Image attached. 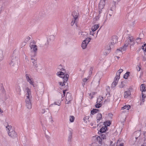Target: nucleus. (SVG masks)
<instances>
[{
	"label": "nucleus",
	"instance_id": "obj_1",
	"mask_svg": "<svg viewBox=\"0 0 146 146\" xmlns=\"http://www.w3.org/2000/svg\"><path fill=\"white\" fill-rule=\"evenodd\" d=\"M135 43L134 38L132 36H129L126 40L124 46L117 50L116 53L118 54L120 52V54H121L123 52L126 50L129 44L131 46H133L134 45Z\"/></svg>",
	"mask_w": 146,
	"mask_h": 146
},
{
	"label": "nucleus",
	"instance_id": "obj_2",
	"mask_svg": "<svg viewBox=\"0 0 146 146\" xmlns=\"http://www.w3.org/2000/svg\"><path fill=\"white\" fill-rule=\"evenodd\" d=\"M56 75L62 78L63 79V82H59V84L62 86L65 85V84L68 80L69 76V75L67 74H65L64 72H57Z\"/></svg>",
	"mask_w": 146,
	"mask_h": 146
},
{
	"label": "nucleus",
	"instance_id": "obj_3",
	"mask_svg": "<svg viewBox=\"0 0 146 146\" xmlns=\"http://www.w3.org/2000/svg\"><path fill=\"white\" fill-rule=\"evenodd\" d=\"M6 129L7 132H8L9 136L10 137L13 138H15L17 137V133L11 126L8 125L6 127Z\"/></svg>",
	"mask_w": 146,
	"mask_h": 146
},
{
	"label": "nucleus",
	"instance_id": "obj_4",
	"mask_svg": "<svg viewBox=\"0 0 146 146\" xmlns=\"http://www.w3.org/2000/svg\"><path fill=\"white\" fill-rule=\"evenodd\" d=\"M11 60L9 63L11 67H14L16 66L19 60V58L18 56L13 54L11 57Z\"/></svg>",
	"mask_w": 146,
	"mask_h": 146
},
{
	"label": "nucleus",
	"instance_id": "obj_5",
	"mask_svg": "<svg viewBox=\"0 0 146 146\" xmlns=\"http://www.w3.org/2000/svg\"><path fill=\"white\" fill-rule=\"evenodd\" d=\"M107 0H101L99 4L98 12L99 14L97 16H99V18L101 17V13L102 12V9L106 4V1Z\"/></svg>",
	"mask_w": 146,
	"mask_h": 146
},
{
	"label": "nucleus",
	"instance_id": "obj_6",
	"mask_svg": "<svg viewBox=\"0 0 146 146\" xmlns=\"http://www.w3.org/2000/svg\"><path fill=\"white\" fill-rule=\"evenodd\" d=\"M23 89L25 93L26 98H31V89L29 88L26 87H23Z\"/></svg>",
	"mask_w": 146,
	"mask_h": 146
},
{
	"label": "nucleus",
	"instance_id": "obj_7",
	"mask_svg": "<svg viewBox=\"0 0 146 146\" xmlns=\"http://www.w3.org/2000/svg\"><path fill=\"white\" fill-rule=\"evenodd\" d=\"M91 38H86L85 40H84L82 44L81 47L83 49H85L87 47V45L90 41Z\"/></svg>",
	"mask_w": 146,
	"mask_h": 146
},
{
	"label": "nucleus",
	"instance_id": "obj_8",
	"mask_svg": "<svg viewBox=\"0 0 146 146\" xmlns=\"http://www.w3.org/2000/svg\"><path fill=\"white\" fill-rule=\"evenodd\" d=\"M26 77L27 81L29 82L31 85L33 86V87H35V82L31 76L27 74L26 75Z\"/></svg>",
	"mask_w": 146,
	"mask_h": 146
},
{
	"label": "nucleus",
	"instance_id": "obj_9",
	"mask_svg": "<svg viewBox=\"0 0 146 146\" xmlns=\"http://www.w3.org/2000/svg\"><path fill=\"white\" fill-rule=\"evenodd\" d=\"M107 134L104 133L101 135L100 136H98L96 137L97 140L100 143H101V141L102 139H106L107 137Z\"/></svg>",
	"mask_w": 146,
	"mask_h": 146
},
{
	"label": "nucleus",
	"instance_id": "obj_10",
	"mask_svg": "<svg viewBox=\"0 0 146 146\" xmlns=\"http://www.w3.org/2000/svg\"><path fill=\"white\" fill-rule=\"evenodd\" d=\"M72 15L74 17L73 20L71 22V25H73L77 21V19L78 17V14L75 11L73 12Z\"/></svg>",
	"mask_w": 146,
	"mask_h": 146
},
{
	"label": "nucleus",
	"instance_id": "obj_11",
	"mask_svg": "<svg viewBox=\"0 0 146 146\" xmlns=\"http://www.w3.org/2000/svg\"><path fill=\"white\" fill-rule=\"evenodd\" d=\"M30 47L31 51L36 52L37 50V46L35 44L31 43L30 44Z\"/></svg>",
	"mask_w": 146,
	"mask_h": 146
},
{
	"label": "nucleus",
	"instance_id": "obj_12",
	"mask_svg": "<svg viewBox=\"0 0 146 146\" xmlns=\"http://www.w3.org/2000/svg\"><path fill=\"white\" fill-rule=\"evenodd\" d=\"M72 95L70 93L67 92L66 95V104H68L70 101L72 100Z\"/></svg>",
	"mask_w": 146,
	"mask_h": 146
},
{
	"label": "nucleus",
	"instance_id": "obj_13",
	"mask_svg": "<svg viewBox=\"0 0 146 146\" xmlns=\"http://www.w3.org/2000/svg\"><path fill=\"white\" fill-rule=\"evenodd\" d=\"M31 98H26V106L27 108L29 109L31 108L32 105L31 102Z\"/></svg>",
	"mask_w": 146,
	"mask_h": 146
},
{
	"label": "nucleus",
	"instance_id": "obj_14",
	"mask_svg": "<svg viewBox=\"0 0 146 146\" xmlns=\"http://www.w3.org/2000/svg\"><path fill=\"white\" fill-rule=\"evenodd\" d=\"M119 79V78H117L115 77L113 82H112L111 84V87L112 88H114L116 86L117 84Z\"/></svg>",
	"mask_w": 146,
	"mask_h": 146
},
{
	"label": "nucleus",
	"instance_id": "obj_15",
	"mask_svg": "<svg viewBox=\"0 0 146 146\" xmlns=\"http://www.w3.org/2000/svg\"><path fill=\"white\" fill-rule=\"evenodd\" d=\"M116 2L114 1H113L111 3L110 9V10L111 11H113L115 9L116 6H115Z\"/></svg>",
	"mask_w": 146,
	"mask_h": 146
},
{
	"label": "nucleus",
	"instance_id": "obj_16",
	"mask_svg": "<svg viewBox=\"0 0 146 146\" xmlns=\"http://www.w3.org/2000/svg\"><path fill=\"white\" fill-rule=\"evenodd\" d=\"M131 93L130 91H127L124 92V97L126 98H128L131 95Z\"/></svg>",
	"mask_w": 146,
	"mask_h": 146
},
{
	"label": "nucleus",
	"instance_id": "obj_17",
	"mask_svg": "<svg viewBox=\"0 0 146 146\" xmlns=\"http://www.w3.org/2000/svg\"><path fill=\"white\" fill-rule=\"evenodd\" d=\"M140 90L141 92L142 93H143V92L146 91L145 85L144 84H141L140 87Z\"/></svg>",
	"mask_w": 146,
	"mask_h": 146
},
{
	"label": "nucleus",
	"instance_id": "obj_18",
	"mask_svg": "<svg viewBox=\"0 0 146 146\" xmlns=\"http://www.w3.org/2000/svg\"><path fill=\"white\" fill-rule=\"evenodd\" d=\"M112 41L111 43L113 44H115L117 42V37L115 36H113L112 37Z\"/></svg>",
	"mask_w": 146,
	"mask_h": 146
},
{
	"label": "nucleus",
	"instance_id": "obj_19",
	"mask_svg": "<svg viewBox=\"0 0 146 146\" xmlns=\"http://www.w3.org/2000/svg\"><path fill=\"white\" fill-rule=\"evenodd\" d=\"M123 71V70L122 69H120L116 73V76L115 77L117 78H120V74Z\"/></svg>",
	"mask_w": 146,
	"mask_h": 146
},
{
	"label": "nucleus",
	"instance_id": "obj_20",
	"mask_svg": "<svg viewBox=\"0 0 146 146\" xmlns=\"http://www.w3.org/2000/svg\"><path fill=\"white\" fill-rule=\"evenodd\" d=\"M99 25H95L93 26L91 28L92 31L93 32L95 31L99 27Z\"/></svg>",
	"mask_w": 146,
	"mask_h": 146
},
{
	"label": "nucleus",
	"instance_id": "obj_21",
	"mask_svg": "<svg viewBox=\"0 0 146 146\" xmlns=\"http://www.w3.org/2000/svg\"><path fill=\"white\" fill-rule=\"evenodd\" d=\"M142 99L141 102L140 103V105H142L143 104V103L145 101V99L146 97V95L145 94H144L143 93H142Z\"/></svg>",
	"mask_w": 146,
	"mask_h": 146
},
{
	"label": "nucleus",
	"instance_id": "obj_22",
	"mask_svg": "<svg viewBox=\"0 0 146 146\" xmlns=\"http://www.w3.org/2000/svg\"><path fill=\"white\" fill-rule=\"evenodd\" d=\"M55 38V36L53 35H51L48 36L47 38V41H53Z\"/></svg>",
	"mask_w": 146,
	"mask_h": 146
},
{
	"label": "nucleus",
	"instance_id": "obj_23",
	"mask_svg": "<svg viewBox=\"0 0 146 146\" xmlns=\"http://www.w3.org/2000/svg\"><path fill=\"white\" fill-rule=\"evenodd\" d=\"M16 92L17 94L20 95L21 94V90L19 86H17L16 90Z\"/></svg>",
	"mask_w": 146,
	"mask_h": 146
},
{
	"label": "nucleus",
	"instance_id": "obj_24",
	"mask_svg": "<svg viewBox=\"0 0 146 146\" xmlns=\"http://www.w3.org/2000/svg\"><path fill=\"white\" fill-rule=\"evenodd\" d=\"M79 35L81 38H86L87 37L86 33L84 32H80L79 33Z\"/></svg>",
	"mask_w": 146,
	"mask_h": 146
},
{
	"label": "nucleus",
	"instance_id": "obj_25",
	"mask_svg": "<svg viewBox=\"0 0 146 146\" xmlns=\"http://www.w3.org/2000/svg\"><path fill=\"white\" fill-rule=\"evenodd\" d=\"M107 127L106 126H103L100 130V133H104L107 129Z\"/></svg>",
	"mask_w": 146,
	"mask_h": 146
},
{
	"label": "nucleus",
	"instance_id": "obj_26",
	"mask_svg": "<svg viewBox=\"0 0 146 146\" xmlns=\"http://www.w3.org/2000/svg\"><path fill=\"white\" fill-rule=\"evenodd\" d=\"M102 118V115L101 113H98L97 115V122H99Z\"/></svg>",
	"mask_w": 146,
	"mask_h": 146
},
{
	"label": "nucleus",
	"instance_id": "obj_27",
	"mask_svg": "<svg viewBox=\"0 0 146 146\" xmlns=\"http://www.w3.org/2000/svg\"><path fill=\"white\" fill-rule=\"evenodd\" d=\"M61 104V102L58 101V102H55L54 103L51 104L50 105L49 107H52L53 105H57L58 106H60Z\"/></svg>",
	"mask_w": 146,
	"mask_h": 146
},
{
	"label": "nucleus",
	"instance_id": "obj_28",
	"mask_svg": "<svg viewBox=\"0 0 146 146\" xmlns=\"http://www.w3.org/2000/svg\"><path fill=\"white\" fill-rule=\"evenodd\" d=\"M89 79L88 77L87 78H84L82 79L83 82L82 83V85L83 87H84V86L85 84V82H86V81L88 80V79Z\"/></svg>",
	"mask_w": 146,
	"mask_h": 146
},
{
	"label": "nucleus",
	"instance_id": "obj_29",
	"mask_svg": "<svg viewBox=\"0 0 146 146\" xmlns=\"http://www.w3.org/2000/svg\"><path fill=\"white\" fill-rule=\"evenodd\" d=\"M130 108L129 105H125L121 108L122 110H129Z\"/></svg>",
	"mask_w": 146,
	"mask_h": 146
},
{
	"label": "nucleus",
	"instance_id": "obj_30",
	"mask_svg": "<svg viewBox=\"0 0 146 146\" xmlns=\"http://www.w3.org/2000/svg\"><path fill=\"white\" fill-rule=\"evenodd\" d=\"M99 110L97 109H94L93 110H92L91 112V113L92 114L94 115Z\"/></svg>",
	"mask_w": 146,
	"mask_h": 146
},
{
	"label": "nucleus",
	"instance_id": "obj_31",
	"mask_svg": "<svg viewBox=\"0 0 146 146\" xmlns=\"http://www.w3.org/2000/svg\"><path fill=\"white\" fill-rule=\"evenodd\" d=\"M75 118L73 116H70L69 117L70 121L71 122H74Z\"/></svg>",
	"mask_w": 146,
	"mask_h": 146
},
{
	"label": "nucleus",
	"instance_id": "obj_32",
	"mask_svg": "<svg viewBox=\"0 0 146 146\" xmlns=\"http://www.w3.org/2000/svg\"><path fill=\"white\" fill-rule=\"evenodd\" d=\"M104 124L105 126H109L110 125V124H111V123L109 121H106L104 122Z\"/></svg>",
	"mask_w": 146,
	"mask_h": 146
},
{
	"label": "nucleus",
	"instance_id": "obj_33",
	"mask_svg": "<svg viewBox=\"0 0 146 146\" xmlns=\"http://www.w3.org/2000/svg\"><path fill=\"white\" fill-rule=\"evenodd\" d=\"M98 31L97 33L95 34L96 36H94L95 38H96L97 37ZM94 32H93L92 31H91L90 33V35L94 36V35H95V33H94Z\"/></svg>",
	"mask_w": 146,
	"mask_h": 146
},
{
	"label": "nucleus",
	"instance_id": "obj_34",
	"mask_svg": "<svg viewBox=\"0 0 146 146\" xmlns=\"http://www.w3.org/2000/svg\"><path fill=\"white\" fill-rule=\"evenodd\" d=\"M129 72H127L125 74H124L123 76L124 78L125 79H127L128 76H129Z\"/></svg>",
	"mask_w": 146,
	"mask_h": 146
},
{
	"label": "nucleus",
	"instance_id": "obj_35",
	"mask_svg": "<svg viewBox=\"0 0 146 146\" xmlns=\"http://www.w3.org/2000/svg\"><path fill=\"white\" fill-rule=\"evenodd\" d=\"M31 60L32 61V62L33 64H35L37 62L36 61V58H33V56L32 57V58H31Z\"/></svg>",
	"mask_w": 146,
	"mask_h": 146
},
{
	"label": "nucleus",
	"instance_id": "obj_36",
	"mask_svg": "<svg viewBox=\"0 0 146 146\" xmlns=\"http://www.w3.org/2000/svg\"><path fill=\"white\" fill-rule=\"evenodd\" d=\"M3 58V52L2 51L0 50V61L2 60Z\"/></svg>",
	"mask_w": 146,
	"mask_h": 146
},
{
	"label": "nucleus",
	"instance_id": "obj_37",
	"mask_svg": "<svg viewBox=\"0 0 146 146\" xmlns=\"http://www.w3.org/2000/svg\"><path fill=\"white\" fill-rule=\"evenodd\" d=\"M125 86V84L123 82H121V84L119 85V88H123Z\"/></svg>",
	"mask_w": 146,
	"mask_h": 146
},
{
	"label": "nucleus",
	"instance_id": "obj_38",
	"mask_svg": "<svg viewBox=\"0 0 146 146\" xmlns=\"http://www.w3.org/2000/svg\"><path fill=\"white\" fill-rule=\"evenodd\" d=\"M58 68L61 70V72H64V70L62 68V66L61 65H59L58 67Z\"/></svg>",
	"mask_w": 146,
	"mask_h": 146
},
{
	"label": "nucleus",
	"instance_id": "obj_39",
	"mask_svg": "<svg viewBox=\"0 0 146 146\" xmlns=\"http://www.w3.org/2000/svg\"><path fill=\"white\" fill-rule=\"evenodd\" d=\"M142 49L144 51L146 52V44L142 46Z\"/></svg>",
	"mask_w": 146,
	"mask_h": 146
},
{
	"label": "nucleus",
	"instance_id": "obj_40",
	"mask_svg": "<svg viewBox=\"0 0 146 146\" xmlns=\"http://www.w3.org/2000/svg\"><path fill=\"white\" fill-rule=\"evenodd\" d=\"M103 97H100L98 98L97 101V103H100V102L102 100Z\"/></svg>",
	"mask_w": 146,
	"mask_h": 146
},
{
	"label": "nucleus",
	"instance_id": "obj_41",
	"mask_svg": "<svg viewBox=\"0 0 146 146\" xmlns=\"http://www.w3.org/2000/svg\"><path fill=\"white\" fill-rule=\"evenodd\" d=\"M119 140H118L117 142V145L116 146H123V144L122 143H120L119 144Z\"/></svg>",
	"mask_w": 146,
	"mask_h": 146
},
{
	"label": "nucleus",
	"instance_id": "obj_42",
	"mask_svg": "<svg viewBox=\"0 0 146 146\" xmlns=\"http://www.w3.org/2000/svg\"><path fill=\"white\" fill-rule=\"evenodd\" d=\"M101 104L98 103L97 104L95 105V107L96 108H99L101 106Z\"/></svg>",
	"mask_w": 146,
	"mask_h": 146
},
{
	"label": "nucleus",
	"instance_id": "obj_43",
	"mask_svg": "<svg viewBox=\"0 0 146 146\" xmlns=\"http://www.w3.org/2000/svg\"><path fill=\"white\" fill-rule=\"evenodd\" d=\"M99 16H96L94 19V21H98L99 19Z\"/></svg>",
	"mask_w": 146,
	"mask_h": 146
},
{
	"label": "nucleus",
	"instance_id": "obj_44",
	"mask_svg": "<svg viewBox=\"0 0 146 146\" xmlns=\"http://www.w3.org/2000/svg\"><path fill=\"white\" fill-rule=\"evenodd\" d=\"M33 54H32L31 56V58H32V57H33V58H36L35 57L36 55V52H34V53H33Z\"/></svg>",
	"mask_w": 146,
	"mask_h": 146
},
{
	"label": "nucleus",
	"instance_id": "obj_45",
	"mask_svg": "<svg viewBox=\"0 0 146 146\" xmlns=\"http://www.w3.org/2000/svg\"><path fill=\"white\" fill-rule=\"evenodd\" d=\"M33 66L35 68H37L38 67V65L37 62L34 64H33Z\"/></svg>",
	"mask_w": 146,
	"mask_h": 146
},
{
	"label": "nucleus",
	"instance_id": "obj_46",
	"mask_svg": "<svg viewBox=\"0 0 146 146\" xmlns=\"http://www.w3.org/2000/svg\"><path fill=\"white\" fill-rule=\"evenodd\" d=\"M110 52V50L108 49V50H105L104 51V53H106V54H105V53H104V54L105 55H106L108 53Z\"/></svg>",
	"mask_w": 146,
	"mask_h": 146
},
{
	"label": "nucleus",
	"instance_id": "obj_47",
	"mask_svg": "<svg viewBox=\"0 0 146 146\" xmlns=\"http://www.w3.org/2000/svg\"><path fill=\"white\" fill-rule=\"evenodd\" d=\"M136 68L137 70L138 71H139L141 69L140 67L139 66H137Z\"/></svg>",
	"mask_w": 146,
	"mask_h": 146
},
{
	"label": "nucleus",
	"instance_id": "obj_48",
	"mask_svg": "<svg viewBox=\"0 0 146 146\" xmlns=\"http://www.w3.org/2000/svg\"><path fill=\"white\" fill-rule=\"evenodd\" d=\"M143 60L144 61H146V57L145 56L143 57Z\"/></svg>",
	"mask_w": 146,
	"mask_h": 146
},
{
	"label": "nucleus",
	"instance_id": "obj_49",
	"mask_svg": "<svg viewBox=\"0 0 146 146\" xmlns=\"http://www.w3.org/2000/svg\"><path fill=\"white\" fill-rule=\"evenodd\" d=\"M27 40H26V42H27L28 40H29L30 39V37L29 36H27V37L26 39Z\"/></svg>",
	"mask_w": 146,
	"mask_h": 146
},
{
	"label": "nucleus",
	"instance_id": "obj_50",
	"mask_svg": "<svg viewBox=\"0 0 146 146\" xmlns=\"http://www.w3.org/2000/svg\"><path fill=\"white\" fill-rule=\"evenodd\" d=\"M26 42H23L22 44V46H25L26 45Z\"/></svg>",
	"mask_w": 146,
	"mask_h": 146
},
{
	"label": "nucleus",
	"instance_id": "obj_51",
	"mask_svg": "<svg viewBox=\"0 0 146 146\" xmlns=\"http://www.w3.org/2000/svg\"><path fill=\"white\" fill-rule=\"evenodd\" d=\"M45 111H46V110L45 109H42V113H45Z\"/></svg>",
	"mask_w": 146,
	"mask_h": 146
},
{
	"label": "nucleus",
	"instance_id": "obj_52",
	"mask_svg": "<svg viewBox=\"0 0 146 146\" xmlns=\"http://www.w3.org/2000/svg\"><path fill=\"white\" fill-rule=\"evenodd\" d=\"M90 146H97V145L94 143H92Z\"/></svg>",
	"mask_w": 146,
	"mask_h": 146
},
{
	"label": "nucleus",
	"instance_id": "obj_53",
	"mask_svg": "<svg viewBox=\"0 0 146 146\" xmlns=\"http://www.w3.org/2000/svg\"><path fill=\"white\" fill-rule=\"evenodd\" d=\"M66 90H64L63 91V96H65V94L66 93Z\"/></svg>",
	"mask_w": 146,
	"mask_h": 146
},
{
	"label": "nucleus",
	"instance_id": "obj_54",
	"mask_svg": "<svg viewBox=\"0 0 146 146\" xmlns=\"http://www.w3.org/2000/svg\"><path fill=\"white\" fill-rule=\"evenodd\" d=\"M89 118V116H87L85 117V118H86V119H88Z\"/></svg>",
	"mask_w": 146,
	"mask_h": 146
},
{
	"label": "nucleus",
	"instance_id": "obj_55",
	"mask_svg": "<svg viewBox=\"0 0 146 146\" xmlns=\"http://www.w3.org/2000/svg\"><path fill=\"white\" fill-rule=\"evenodd\" d=\"M141 38H137L136 39V40L137 41L138 40H141Z\"/></svg>",
	"mask_w": 146,
	"mask_h": 146
},
{
	"label": "nucleus",
	"instance_id": "obj_56",
	"mask_svg": "<svg viewBox=\"0 0 146 146\" xmlns=\"http://www.w3.org/2000/svg\"><path fill=\"white\" fill-rule=\"evenodd\" d=\"M25 56V60H28L27 57L26 56Z\"/></svg>",
	"mask_w": 146,
	"mask_h": 146
},
{
	"label": "nucleus",
	"instance_id": "obj_57",
	"mask_svg": "<svg viewBox=\"0 0 146 146\" xmlns=\"http://www.w3.org/2000/svg\"><path fill=\"white\" fill-rule=\"evenodd\" d=\"M90 125H91V126H92L93 125V124L92 123H91Z\"/></svg>",
	"mask_w": 146,
	"mask_h": 146
},
{
	"label": "nucleus",
	"instance_id": "obj_58",
	"mask_svg": "<svg viewBox=\"0 0 146 146\" xmlns=\"http://www.w3.org/2000/svg\"><path fill=\"white\" fill-rule=\"evenodd\" d=\"M86 119V118H85V117H84V121H85Z\"/></svg>",
	"mask_w": 146,
	"mask_h": 146
},
{
	"label": "nucleus",
	"instance_id": "obj_59",
	"mask_svg": "<svg viewBox=\"0 0 146 146\" xmlns=\"http://www.w3.org/2000/svg\"><path fill=\"white\" fill-rule=\"evenodd\" d=\"M86 119V118H85V117H84V121H85Z\"/></svg>",
	"mask_w": 146,
	"mask_h": 146
},
{
	"label": "nucleus",
	"instance_id": "obj_60",
	"mask_svg": "<svg viewBox=\"0 0 146 146\" xmlns=\"http://www.w3.org/2000/svg\"><path fill=\"white\" fill-rule=\"evenodd\" d=\"M70 136H71V135H72V133H71V132H70Z\"/></svg>",
	"mask_w": 146,
	"mask_h": 146
},
{
	"label": "nucleus",
	"instance_id": "obj_61",
	"mask_svg": "<svg viewBox=\"0 0 146 146\" xmlns=\"http://www.w3.org/2000/svg\"><path fill=\"white\" fill-rule=\"evenodd\" d=\"M140 42V41H138V42H137V43H138V42Z\"/></svg>",
	"mask_w": 146,
	"mask_h": 146
},
{
	"label": "nucleus",
	"instance_id": "obj_62",
	"mask_svg": "<svg viewBox=\"0 0 146 146\" xmlns=\"http://www.w3.org/2000/svg\"><path fill=\"white\" fill-rule=\"evenodd\" d=\"M118 59L119 58V57H118V56H117L116 57Z\"/></svg>",
	"mask_w": 146,
	"mask_h": 146
},
{
	"label": "nucleus",
	"instance_id": "obj_63",
	"mask_svg": "<svg viewBox=\"0 0 146 146\" xmlns=\"http://www.w3.org/2000/svg\"><path fill=\"white\" fill-rule=\"evenodd\" d=\"M142 146H145V145H142Z\"/></svg>",
	"mask_w": 146,
	"mask_h": 146
},
{
	"label": "nucleus",
	"instance_id": "obj_64",
	"mask_svg": "<svg viewBox=\"0 0 146 146\" xmlns=\"http://www.w3.org/2000/svg\"><path fill=\"white\" fill-rule=\"evenodd\" d=\"M135 138L136 139H137V138L136 137H135Z\"/></svg>",
	"mask_w": 146,
	"mask_h": 146
}]
</instances>
